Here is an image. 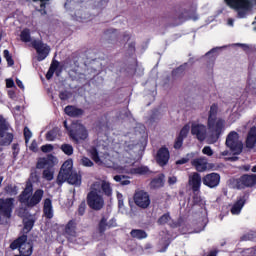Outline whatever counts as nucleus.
<instances>
[{
    "label": "nucleus",
    "mask_w": 256,
    "mask_h": 256,
    "mask_svg": "<svg viewBox=\"0 0 256 256\" xmlns=\"http://www.w3.org/2000/svg\"><path fill=\"white\" fill-rule=\"evenodd\" d=\"M89 153L96 165L112 167L118 173L129 171V167H133L137 159V152L133 144L126 145L125 150L121 154L118 152L107 153L105 150L101 151L96 148H92Z\"/></svg>",
    "instance_id": "nucleus-1"
},
{
    "label": "nucleus",
    "mask_w": 256,
    "mask_h": 256,
    "mask_svg": "<svg viewBox=\"0 0 256 256\" xmlns=\"http://www.w3.org/2000/svg\"><path fill=\"white\" fill-rule=\"evenodd\" d=\"M103 195L111 197V195H113V188H111L109 181L97 180L91 185L90 192L87 195V203L90 209L101 211V208L105 207Z\"/></svg>",
    "instance_id": "nucleus-2"
},
{
    "label": "nucleus",
    "mask_w": 256,
    "mask_h": 256,
    "mask_svg": "<svg viewBox=\"0 0 256 256\" xmlns=\"http://www.w3.org/2000/svg\"><path fill=\"white\" fill-rule=\"evenodd\" d=\"M219 112V106L217 104H213L210 107L207 127L210 131L209 141L210 143H217L219 141V137L223 135V131H225V120L222 118L217 119V113Z\"/></svg>",
    "instance_id": "nucleus-3"
},
{
    "label": "nucleus",
    "mask_w": 256,
    "mask_h": 256,
    "mask_svg": "<svg viewBox=\"0 0 256 256\" xmlns=\"http://www.w3.org/2000/svg\"><path fill=\"white\" fill-rule=\"evenodd\" d=\"M43 195L44 192L42 189L36 190L33 194V184L31 181H28L24 191L19 197V201L22 205H26V207H35V205H39V203H41Z\"/></svg>",
    "instance_id": "nucleus-4"
},
{
    "label": "nucleus",
    "mask_w": 256,
    "mask_h": 256,
    "mask_svg": "<svg viewBox=\"0 0 256 256\" xmlns=\"http://www.w3.org/2000/svg\"><path fill=\"white\" fill-rule=\"evenodd\" d=\"M191 135L198 139V141L206 140L209 145H213L215 143L209 140V135H211V131L209 130L208 126H205V124H201L199 122H192Z\"/></svg>",
    "instance_id": "nucleus-5"
},
{
    "label": "nucleus",
    "mask_w": 256,
    "mask_h": 256,
    "mask_svg": "<svg viewBox=\"0 0 256 256\" xmlns=\"http://www.w3.org/2000/svg\"><path fill=\"white\" fill-rule=\"evenodd\" d=\"M11 249H19L20 255L30 256L33 253V244L27 242V236H21L10 245Z\"/></svg>",
    "instance_id": "nucleus-6"
},
{
    "label": "nucleus",
    "mask_w": 256,
    "mask_h": 256,
    "mask_svg": "<svg viewBox=\"0 0 256 256\" xmlns=\"http://www.w3.org/2000/svg\"><path fill=\"white\" fill-rule=\"evenodd\" d=\"M226 147L232 151L234 155H239L243 151V142L239 140V134L232 131L226 138Z\"/></svg>",
    "instance_id": "nucleus-7"
},
{
    "label": "nucleus",
    "mask_w": 256,
    "mask_h": 256,
    "mask_svg": "<svg viewBox=\"0 0 256 256\" xmlns=\"http://www.w3.org/2000/svg\"><path fill=\"white\" fill-rule=\"evenodd\" d=\"M69 133L70 137L77 143H79V141H85L88 137L87 129L79 122L72 123Z\"/></svg>",
    "instance_id": "nucleus-8"
},
{
    "label": "nucleus",
    "mask_w": 256,
    "mask_h": 256,
    "mask_svg": "<svg viewBox=\"0 0 256 256\" xmlns=\"http://www.w3.org/2000/svg\"><path fill=\"white\" fill-rule=\"evenodd\" d=\"M134 203L140 209H148L149 205H151V196L144 190H138L134 194Z\"/></svg>",
    "instance_id": "nucleus-9"
},
{
    "label": "nucleus",
    "mask_w": 256,
    "mask_h": 256,
    "mask_svg": "<svg viewBox=\"0 0 256 256\" xmlns=\"http://www.w3.org/2000/svg\"><path fill=\"white\" fill-rule=\"evenodd\" d=\"M32 47H34V49L36 50V53L38 55V61H44V59H47V57L49 56V53H51V48L49 47V45L39 40H33Z\"/></svg>",
    "instance_id": "nucleus-10"
},
{
    "label": "nucleus",
    "mask_w": 256,
    "mask_h": 256,
    "mask_svg": "<svg viewBox=\"0 0 256 256\" xmlns=\"http://www.w3.org/2000/svg\"><path fill=\"white\" fill-rule=\"evenodd\" d=\"M71 173H74L73 172V160L69 159L63 163V165L60 169V172L57 177L58 185H63V183H65V181H67V178L69 177V175H71Z\"/></svg>",
    "instance_id": "nucleus-11"
},
{
    "label": "nucleus",
    "mask_w": 256,
    "mask_h": 256,
    "mask_svg": "<svg viewBox=\"0 0 256 256\" xmlns=\"http://www.w3.org/2000/svg\"><path fill=\"white\" fill-rule=\"evenodd\" d=\"M0 137L3 145H11L13 134L9 132V124L2 117H0Z\"/></svg>",
    "instance_id": "nucleus-12"
},
{
    "label": "nucleus",
    "mask_w": 256,
    "mask_h": 256,
    "mask_svg": "<svg viewBox=\"0 0 256 256\" xmlns=\"http://www.w3.org/2000/svg\"><path fill=\"white\" fill-rule=\"evenodd\" d=\"M13 199L6 200L0 199V221L2 219H9L11 212L13 211Z\"/></svg>",
    "instance_id": "nucleus-13"
},
{
    "label": "nucleus",
    "mask_w": 256,
    "mask_h": 256,
    "mask_svg": "<svg viewBox=\"0 0 256 256\" xmlns=\"http://www.w3.org/2000/svg\"><path fill=\"white\" fill-rule=\"evenodd\" d=\"M59 163L57 157L53 155H48L38 159L36 164L37 169H53L55 165Z\"/></svg>",
    "instance_id": "nucleus-14"
},
{
    "label": "nucleus",
    "mask_w": 256,
    "mask_h": 256,
    "mask_svg": "<svg viewBox=\"0 0 256 256\" xmlns=\"http://www.w3.org/2000/svg\"><path fill=\"white\" fill-rule=\"evenodd\" d=\"M203 185L210 189H215L221 182V176L218 173H210L203 177Z\"/></svg>",
    "instance_id": "nucleus-15"
},
{
    "label": "nucleus",
    "mask_w": 256,
    "mask_h": 256,
    "mask_svg": "<svg viewBox=\"0 0 256 256\" xmlns=\"http://www.w3.org/2000/svg\"><path fill=\"white\" fill-rule=\"evenodd\" d=\"M256 185V175L255 174H246L241 176L237 180L238 189H244V187H253Z\"/></svg>",
    "instance_id": "nucleus-16"
},
{
    "label": "nucleus",
    "mask_w": 256,
    "mask_h": 256,
    "mask_svg": "<svg viewBox=\"0 0 256 256\" xmlns=\"http://www.w3.org/2000/svg\"><path fill=\"white\" fill-rule=\"evenodd\" d=\"M169 157V149L162 147L157 152L156 161L161 165V167H163V165H167V163H169Z\"/></svg>",
    "instance_id": "nucleus-17"
},
{
    "label": "nucleus",
    "mask_w": 256,
    "mask_h": 256,
    "mask_svg": "<svg viewBox=\"0 0 256 256\" xmlns=\"http://www.w3.org/2000/svg\"><path fill=\"white\" fill-rule=\"evenodd\" d=\"M189 185L192 191H199L201 189V174L194 172L189 176Z\"/></svg>",
    "instance_id": "nucleus-18"
},
{
    "label": "nucleus",
    "mask_w": 256,
    "mask_h": 256,
    "mask_svg": "<svg viewBox=\"0 0 256 256\" xmlns=\"http://www.w3.org/2000/svg\"><path fill=\"white\" fill-rule=\"evenodd\" d=\"M192 167L196 169V171H199L200 173H203V171H207V158L200 157L192 160L191 162Z\"/></svg>",
    "instance_id": "nucleus-19"
},
{
    "label": "nucleus",
    "mask_w": 256,
    "mask_h": 256,
    "mask_svg": "<svg viewBox=\"0 0 256 256\" xmlns=\"http://www.w3.org/2000/svg\"><path fill=\"white\" fill-rule=\"evenodd\" d=\"M256 144V127H252L247 135L246 138V147L248 149H253V147H255Z\"/></svg>",
    "instance_id": "nucleus-20"
},
{
    "label": "nucleus",
    "mask_w": 256,
    "mask_h": 256,
    "mask_svg": "<svg viewBox=\"0 0 256 256\" xmlns=\"http://www.w3.org/2000/svg\"><path fill=\"white\" fill-rule=\"evenodd\" d=\"M245 196H241L233 205L231 208L232 215H239L241 213V210L243 207H245Z\"/></svg>",
    "instance_id": "nucleus-21"
},
{
    "label": "nucleus",
    "mask_w": 256,
    "mask_h": 256,
    "mask_svg": "<svg viewBox=\"0 0 256 256\" xmlns=\"http://www.w3.org/2000/svg\"><path fill=\"white\" fill-rule=\"evenodd\" d=\"M121 173H130L131 175H147V173H149V168L147 166H139L137 168H131V166H129L128 171Z\"/></svg>",
    "instance_id": "nucleus-22"
},
{
    "label": "nucleus",
    "mask_w": 256,
    "mask_h": 256,
    "mask_svg": "<svg viewBox=\"0 0 256 256\" xmlns=\"http://www.w3.org/2000/svg\"><path fill=\"white\" fill-rule=\"evenodd\" d=\"M65 233L68 237H77V223L73 220L68 222L65 228Z\"/></svg>",
    "instance_id": "nucleus-23"
},
{
    "label": "nucleus",
    "mask_w": 256,
    "mask_h": 256,
    "mask_svg": "<svg viewBox=\"0 0 256 256\" xmlns=\"http://www.w3.org/2000/svg\"><path fill=\"white\" fill-rule=\"evenodd\" d=\"M64 111L69 117H80V115H83V110L75 106H66Z\"/></svg>",
    "instance_id": "nucleus-24"
},
{
    "label": "nucleus",
    "mask_w": 256,
    "mask_h": 256,
    "mask_svg": "<svg viewBox=\"0 0 256 256\" xmlns=\"http://www.w3.org/2000/svg\"><path fill=\"white\" fill-rule=\"evenodd\" d=\"M44 215L47 219H53V204L51 199H46L44 201Z\"/></svg>",
    "instance_id": "nucleus-25"
},
{
    "label": "nucleus",
    "mask_w": 256,
    "mask_h": 256,
    "mask_svg": "<svg viewBox=\"0 0 256 256\" xmlns=\"http://www.w3.org/2000/svg\"><path fill=\"white\" fill-rule=\"evenodd\" d=\"M66 181L70 185H81V175L77 174V172H72L70 175H68V178H66Z\"/></svg>",
    "instance_id": "nucleus-26"
},
{
    "label": "nucleus",
    "mask_w": 256,
    "mask_h": 256,
    "mask_svg": "<svg viewBox=\"0 0 256 256\" xmlns=\"http://www.w3.org/2000/svg\"><path fill=\"white\" fill-rule=\"evenodd\" d=\"M61 138V130L59 128H54L47 132L46 134V140L47 141H55V139Z\"/></svg>",
    "instance_id": "nucleus-27"
},
{
    "label": "nucleus",
    "mask_w": 256,
    "mask_h": 256,
    "mask_svg": "<svg viewBox=\"0 0 256 256\" xmlns=\"http://www.w3.org/2000/svg\"><path fill=\"white\" fill-rule=\"evenodd\" d=\"M37 11H40L42 15H45V6L49 3V0H34Z\"/></svg>",
    "instance_id": "nucleus-28"
},
{
    "label": "nucleus",
    "mask_w": 256,
    "mask_h": 256,
    "mask_svg": "<svg viewBox=\"0 0 256 256\" xmlns=\"http://www.w3.org/2000/svg\"><path fill=\"white\" fill-rule=\"evenodd\" d=\"M43 179L46 181H53L55 177V170L53 168H46L42 173Z\"/></svg>",
    "instance_id": "nucleus-29"
},
{
    "label": "nucleus",
    "mask_w": 256,
    "mask_h": 256,
    "mask_svg": "<svg viewBox=\"0 0 256 256\" xmlns=\"http://www.w3.org/2000/svg\"><path fill=\"white\" fill-rule=\"evenodd\" d=\"M117 199L120 213H122L123 215H127V208H125V204L123 202V194L117 192Z\"/></svg>",
    "instance_id": "nucleus-30"
},
{
    "label": "nucleus",
    "mask_w": 256,
    "mask_h": 256,
    "mask_svg": "<svg viewBox=\"0 0 256 256\" xmlns=\"http://www.w3.org/2000/svg\"><path fill=\"white\" fill-rule=\"evenodd\" d=\"M20 39L21 41H23V43H31V30L27 28L22 30L20 34Z\"/></svg>",
    "instance_id": "nucleus-31"
},
{
    "label": "nucleus",
    "mask_w": 256,
    "mask_h": 256,
    "mask_svg": "<svg viewBox=\"0 0 256 256\" xmlns=\"http://www.w3.org/2000/svg\"><path fill=\"white\" fill-rule=\"evenodd\" d=\"M131 235L134 239H145L147 237V233L143 230H132Z\"/></svg>",
    "instance_id": "nucleus-32"
},
{
    "label": "nucleus",
    "mask_w": 256,
    "mask_h": 256,
    "mask_svg": "<svg viewBox=\"0 0 256 256\" xmlns=\"http://www.w3.org/2000/svg\"><path fill=\"white\" fill-rule=\"evenodd\" d=\"M163 176H159L157 178H154L151 181V187H154V189H157L159 187H163Z\"/></svg>",
    "instance_id": "nucleus-33"
},
{
    "label": "nucleus",
    "mask_w": 256,
    "mask_h": 256,
    "mask_svg": "<svg viewBox=\"0 0 256 256\" xmlns=\"http://www.w3.org/2000/svg\"><path fill=\"white\" fill-rule=\"evenodd\" d=\"M114 181H116L117 183H120L122 185H129L131 183V181H129V179L127 177L122 176V175L114 176Z\"/></svg>",
    "instance_id": "nucleus-34"
},
{
    "label": "nucleus",
    "mask_w": 256,
    "mask_h": 256,
    "mask_svg": "<svg viewBox=\"0 0 256 256\" xmlns=\"http://www.w3.org/2000/svg\"><path fill=\"white\" fill-rule=\"evenodd\" d=\"M57 67H58V63L52 62L51 66L46 74V79H51V77H53V74L55 73Z\"/></svg>",
    "instance_id": "nucleus-35"
},
{
    "label": "nucleus",
    "mask_w": 256,
    "mask_h": 256,
    "mask_svg": "<svg viewBox=\"0 0 256 256\" xmlns=\"http://www.w3.org/2000/svg\"><path fill=\"white\" fill-rule=\"evenodd\" d=\"M109 228V224L107 223V220L105 218H102L100 223H99V231L100 233H105Z\"/></svg>",
    "instance_id": "nucleus-36"
},
{
    "label": "nucleus",
    "mask_w": 256,
    "mask_h": 256,
    "mask_svg": "<svg viewBox=\"0 0 256 256\" xmlns=\"http://www.w3.org/2000/svg\"><path fill=\"white\" fill-rule=\"evenodd\" d=\"M61 150L65 155H71L73 153V146L71 144H63Z\"/></svg>",
    "instance_id": "nucleus-37"
},
{
    "label": "nucleus",
    "mask_w": 256,
    "mask_h": 256,
    "mask_svg": "<svg viewBox=\"0 0 256 256\" xmlns=\"http://www.w3.org/2000/svg\"><path fill=\"white\" fill-rule=\"evenodd\" d=\"M189 131H191V126L189 124H186L180 131L179 137H182V139H185L187 135H189Z\"/></svg>",
    "instance_id": "nucleus-38"
},
{
    "label": "nucleus",
    "mask_w": 256,
    "mask_h": 256,
    "mask_svg": "<svg viewBox=\"0 0 256 256\" xmlns=\"http://www.w3.org/2000/svg\"><path fill=\"white\" fill-rule=\"evenodd\" d=\"M247 91L251 93L252 95H256V82L255 81H249L247 85Z\"/></svg>",
    "instance_id": "nucleus-39"
},
{
    "label": "nucleus",
    "mask_w": 256,
    "mask_h": 256,
    "mask_svg": "<svg viewBox=\"0 0 256 256\" xmlns=\"http://www.w3.org/2000/svg\"><path fill=\"white\" fill-rule=\"evenodd\" d=\"M17 187L13 185H8L5 187V192L7 195H17Z\"/></svg>",
    "instance_id": "nucleus-40"
},
{
    "label": "nucleus",
    "mask_w": 256,
    "mask_h": 256,
    "mask_svg": "<svg viewBox=\"0 0 256 256\" xmlns=\"http://www.w3.org/2000/svg\"><path fill=\"white\" fill-rule=\"evenodd\" d=\"M80 164L83 165V167H93V161H91V159L83 156L81 159H80Z\"/></svg>",
    "instance_id": "nucleus-41"
},
{
    "label": "nucleus",
    "mask_w": 256,
    "mask_h": 256,
    "mask_svg": "<svg viewBox=\"0 0 256 256\" xmlns=\"http://www.w3.org/2000/svg\"><path fill=\"white\" fill-rule=\"evenodd\" d=\"M4 58L6 59L9 67L15 64V62L13 61V58L11 57V54L9 53V50H4Z\"/></svg>",
    "instance_id": "nucleus-42"
},
{
    "label": "nucleus",
    "mask_w": 256,
    "mask_h": 256,
    "mask_svg": "<svg viewBox=\"0 0 256 256\" xmlns=\"http://www.w3.org/2000/svg\"><path fill=\"white\" fill-rule=\"evenodd\" d=\"M193 201L195 205H205V200L199 194L194 195Z\"/></svg>",
    "instance_id": "nucleus-43"
},
{
    "label": "nucleus",
    "mask_w": 256,
    "mask_h": 256,
    "mask_svg": "<svg viewBox=\"0 0 256 256\" xmlns=\"http://www.w3.org/2000/svg\"><path fill=\"white\" fill-rule=\"evenodd\" d=\"M193 157H194V154H193V153L187 154V157L178 160V161L176 162V165H185V163H187V162L189 161V159H191V158H193Z\"/></svg>",
    "instance_id": "nucleus-44"
},
{
    "label": "nucleus",
    "mask_w": 256,
    "mask_h": 256,
    "mask_svg": "<svg viewBox=\"0 0 256 256\" xmlns=\"http://www.w3.org/2000/svg\"><path fill=\"white\" fill-rule=\"evenodd\" d=\"M24 137H25V143H29V139L33 137V133H31V130H29L27 127L24 128Z\"/></svg>",
    "instance_id": "nucleus-45"
},
{
    "label": "nucleus",
    "mask_w": 256,
    "mask_h": 256,
    "mask_svg": "<svg viewBox=\"0 0 256 256\" xmlns=\"http://www.w3.org/2000/svg\"><path fill=\"white\" fill-rule=\"evenodd\" d=\"M169 214H164L158 219L159 225H165V223H169Z\"/></svg>",
    "instance_id": "nucleus-46"
},
{
    "label": "nucleus",
    "mask_w": 256,
    "mask_h": 256,
    "mask_svg": "<svg viewBox=\"0 0 256 256\" xmlns=\"http://www.w3.org/2000/svg\"><path fill=\"white\" fill-rule=\"evenodd\" d=\"M202 153H203V155H207V157H212V155H213V149H211L210 146H205V147L202 149Z\"/></svg>",
    "instance_id": "nucleus-47"
},
{
    "label": "nucleus",
    "mask_w": 256,
    "mask_h": 256,
    "mask_svg": "<svg viewBox=\"0 0 256 256\" xmlns=\"http://www.w3.org/2000/svg\"><path fill=\"white\" fill-rule=\"evenodd\" d=\"M182 146H183V137L179 136L174 143V149H181Z\"/></svg>",
    "instance_id": "nucleus-48"
},
{
    "label": "nucleus",
    "mask_w": 256,
    "mask_h": 256,
    "mask_svg": "<svg viewBox=\"0 0 256 256\" xmlns=\"http://www.w3.org/2000/svg\"><path fill=\"white\" fill-rule=\"evenodd\" d=\"M41 151H42L43 153H51V151H53V145H51V144L43 145V146L41 147Z\"/></svg>",
    "instance_id": "nucleus-49"
},
{
    "label": "nucleus",
    "mask_w": 256,
    "mask_h": 256,
    "mask_svg": "<svg viewBox=\"0 0 256 256\" xmlns=\"http://www.w3.org/2000/svg\"><path fill=\"white\" fill-rule=\"evenodd\" d=\"M239 117H241V115L239 114V112H233L229 119L232 123H235V121H237V119H239Z\"/></svg>",
    "instance_id": "nucleus-50"
},
{
    "label": "nucleus",
    "mask_w": 256,
    "mask_h": 256,
    "mask_svg": "<svg viewBox=\"0 0 256 256\" xmlns=\"http://www.w3.org/2000/svg\"><path fill=\"white\" fill-rule=\"evenodd\" d=\"M24 229L31 231V229H33V221L24 222Z\"/></svg>",
    "instance_id": "nucleus-51"
},
{
    "label": "nucleus",
    "mask_w": 256,
    "mask_h": 256,
    "mask_svg": "<svg viewBox=\"0 0 256 256\" xmlns=\"http://www.w3.org/2000/svg\"><path fill=\"white\" fill-rule=\"evenodd\" d=\"M30 151L37 152V141L33 140L29 146Z\"/></svg>",
    "instance_id": "nucleus-52"
},
{
    "label": "nucleus",
    "mask_w": 256,
    "mask_h": 256,
    "mask_svg": "<svg viewBox=\"0 0 256 256\" xmlns=\"http://www.w3.org/2000/svg\"><path fill=\"white\" fill-rule=\"evenodd\" d=\"M6 87H8V89H11V87H15V82L13 81V79H6Z\"/></svg>",
    "instance_id": "nucleus-53"
},
{
    "label": "nucleus",
    "mask_w": 256,
    "mask_h": 256,
    "mask_svg": "<svg viewBox=\"0 0 256 256\" xmlns=\"http://www.w3.org/2000/svg\"><path fill=\"white\" fill-rule=\"evenodd\" d=\"M79 215H85V203L80 204L78 208Z\"/></svg>",
    "instance_id": "nucleus-54"
},
{
    "label": "nucleus",
    "mask_w": 256,
    "mask_h": 256,
    "mask_svg": "<svg viewBox=\"0 0 256 256\" xmlns=\"http://www.w3.org/2000/svg\"><path fill=\"white\" fill-rule=\"evenodd\" d=\"M108 227L111 229V227H117V220L115 218H112L109 222H108Z\"/></svg>",
    "instance_id": "nucleus-55"
},
{
    "label": "nucleus",
    "mask_w": 256,
    "mask_h": 256,
    "mask_svg": "<svg viewBox=\"0 0 256 256\" xmlns=\"http://www.w3.org/2000/svg\"><path fill=\"white\" fill-rule=\"evenodd\" d=\"M168 183H169V185H175V183H177V177H175V176L169 177Z\"/></svg>",
    "instance_id": "nucleus-56"
},
{
    "label": "nucleus",
    "mask_w": 256,
    "mask_h": 256,
    "mask_svg": "<svg viewBox=\"0 0 256 256\" xmlns=\"http://www.w3.org/2000/svg\"><path fill=\"white\" fill-rule=\"evenodd\" d=\"M16 84L20 89H25V86L23 85V82L19 80V78L16 79Z\"/></svg>",
    "instance_id": "nucleus-57"
},
{
    "label": "nucleus",
    "mask_w": 256,
    "mask_h": 256,
    "mask_svg": "<svg viewBox=\"0 0 256 256\" xmlns=\"http://www.w3.org/2000/svg\"><path fill=\"white\" fill-rule=\"evenodd\" d=\"M221 157H228V155H231V153L229 152V150H224L220 153Z\"/></svg>",
    "instance_id": "nucleus-58"
},
{
    "label": "nucleus",
    "mask_w": 256,
    "mask_h": 256,
    "mask_svg": "<svg viewBox=\"0 0 256 256\" xmlns=\"http://www.w3.org/2000/svg\"><path fill=\"white\" fill-rule=\"evenodd\" d=\"M60 99H61L62 101L67 100V94H65V92H61V93H60Z\"/></svg>",
    "instance_id": "nucleus-59"
},
{
    "label": "nucleus",
    "mask_w": 256,
    "mask_h": 256,
    "mask_svg": "<svg viewBox=\"0 0 256 256\" xmlns=\"http://www.w3.org/2000/svg\"><path fill=\"white\" fill-rule=\"evenodd\" d=\"M240 47H242V49H244V51H249L250 47L247 44H240Z\"/></svg>",
    "instance_id": "nucleus-60"
},
{
    "label": "nucleus",
    "mask_w": 256,
    "mask_h": 256,
    "mask_svg": "<svg viewBox=\"0 0 256 256\" xmlns=\"http://www.w3.org/2000/svg\"><path fill=\"white\" fill-rule=\"evenodd\" d=\"M233 23H234V20L229 18L227 21V25H229V27H233Z\"/></svg>",
    "instance_id": "nucleus-61"
},
{
    "label": "nucleus",
    "mask_w": 256,
    "mask_h": 256,
    "mask_svg": "<svg viewBox=\"0 0 256 256\" xmlns=\"http://www.w3.org/2000/svg\"><path fill=\"white\" fill-rule=\"evenodd\" d=\"M130 39H131V35L125 34V35H124V38H123V41H128V40H130Z\"/></svg>",
    "instance_id": "nucleus-62"
},
{
    "label": "nucleus",
    "mask_w": 256,
    "mask_h": 256,
    "mask_svg": "<svg viewBox=\"0 0 256 256\" xmlns=\"http://www.w3.org/2000/svg\"><path fill=\"white\" fill-rule=\"evenodd\" d=\"M8 95L13 99V97H15V92L13 91H9Z\"/></svg>",
    "instance_id": "nucleus-63"
},
{
    "label": "nucleus",
    "mask_w": 256,
    "mask_h": 256,
    "mask_svg": "<svg viewBox=\"0 0 256 256\" xmlns=\"http://www.w3.org/2000/svg\"><path fill=\"white\" fill-rule=\"evenodd\" d=\"M108 33H109V34H115V33H117V30H115V29H110V30H108Z\"/></svg>",
    "instance_id": "nucleus-64"
}]
</instances>
